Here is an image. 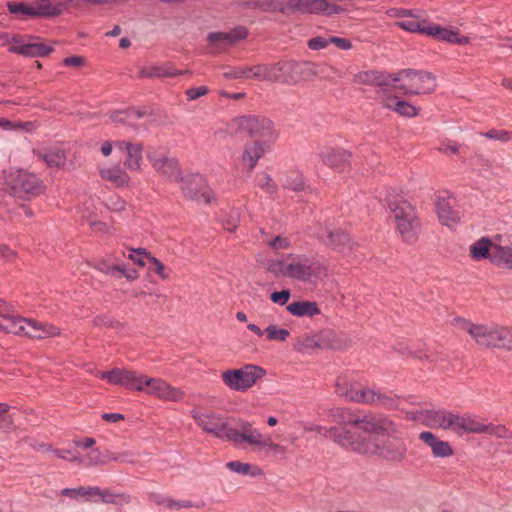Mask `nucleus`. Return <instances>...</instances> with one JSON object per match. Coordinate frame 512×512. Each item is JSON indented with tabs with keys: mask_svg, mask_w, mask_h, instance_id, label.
<instances>
[{
	"mask_svg": "<svg viewBox=\"0 0 512 512\" xmlns=\"http://www.w3.org/2000/svg\"><path fill=\"white\" fill-rule=\"evenodd\" d=\"M395 25L408 32L427 34L429 24L426 20H420L418 15L415 13L408 19L397 21Z\"/></svg>",
	"mask_w": 512,
	"mask_h": 512,
	"instance_id": "79ce46f5",
	"label": "nucleus"
},
{
	"mask_svg": "<svg viewBox=\"0 0 512 512\" xmlns=\"http://www.w3.org/2000/svg\"><path fill=\"white\" fill-rule=\"evenodd\" d=\"M141 386V392H146L150 396L165 401L180 402L185 396V393L181 389L171 386L161 378L143 375Z\"/></svg>",
	"mask_w": 512,
	"mask_h": 512,
	"instance_id": "ddd939ff",
	"label": "nucleus"
},
{
	"mask_svg": "<svg viewBox=\"0 0 512 512\" xmlns=\"http://www.w3.org/2000/svg\"><path fill=\"white\" fill-rule=\"evenodd\" d=\"M260 8L266 12L283 13V0H266L260 4Z\"/></svg>",
	"mask_w": 512,
	"mask_h": 512,
	"instance_id": "0e129e2a",
	"label": "nucleus"
},
{
	"mask_svg": "<svg viewBox=\"0 0 512 512\" xmlns=\"http://www.w3.org/2000/svg\"><path fill=\"white\" fill-rule=\"evenodd\" d=\"M96 491V486H79L76 488H64L61 491V495L67 496L70 498H84L89 501H93L94 492Z\"/></svg>",
	"mask_w": 512,
	"mask_h": 512,
	"instance_id": "de8ad7c7",
	"label": "nucleus"
},
{
	"mask_svg": "<svg viewBox=\"0 0 512 512\" xmlns=\"http://www.w3.org/2000/svg\"><path fill=\"white\" fill-rule=\"evenodd\" d=\"M394 83H399L396 88L412 95L430 93L436 87L435 77L431 73L411 69L391 74V84Z\"/></svg>",
	"mask_w": 512,
	"mask_h": 512,
	"instance_id": "9d476101",
	"label": "nucleus"
},
{
	"mask_svg": "<svg viewBox=\"0 0 512 512\" xmlns=\"http://www.w3.org/2000/svg\"><path fill=\"white\" fill-rule=\"evenodd\" d=\"M34 154L50 168H62L67 161L65 152L59 148L38 150L34 151Z\"/></svg>",
	"mask_w": 512,
	"mask_h": 512,
	"instance_id": "f704fd0d",
	"label": "nucleus"
},
{
	"mask_svg": "<svg viewBox=\"0 0 512 512\" xmlns=\"http://www.w3.org/2000/svg\"><path fill=\"white\" fill-rule=\"evenodd\" d=\"M266 244L273 250H286L291 246L289 238L281 235L267 240Z\"/></svg>",
	"mask_w": 512,
	"mask_h": 512,
	"instance_id": "13d9d810",
	"label": "nucleus"
},
{
	"mask_svg": "<svg viewBox=\"0 0 512 512\" xmlns=\"http://www.w3.org/2000/svg\"><path fill=\"white\" fill-rule=\"evenodd\" d=\"M496 349L512 350V326L497 325Z\"/></svg>",
	"mask_w": 512,
	"mask_h": 512,
	"instance_id": "a18cd8bd",
	"label": "nucleus"
},
{
	"mask_svg": "<svg viewBox=\"0 0 512 512\" xmlns=\"http://www.w3.org/2000/svg\"><path fill=\"white\" fill-rule=\"evenodd\" d=\"M76 464L85 468L104 466L108 461L121 460L124 454H111L110 456L104 455L99 448H92L86 451H76Z\"/></svg>",
	"mask_w": 512,
	"mask_h": 512,
	"instance_id": "5701e85b",
	"label": "nucleus"
},
{
	"mask_svg": "<svg viewBox=\"0 0 512 512\" xmlns=\"http://www.w3.org/2000/svg\"><path fill=\"white\" fill-rule=\"evenodd\" d=\"M338 388L341 395L347 400L359 404H365L368 387L361 386L357 383H351L343 388L338 384Z\"/></svg>",
	"mask_w": 512,
	"mask_h": 512,
	"instance_id": "a19ab883",
	"label": "nucleus"
},
{
	"mask_svg": "<svg viewBox=\"0 0 512 512\" xmlns=\"http://www.w3.org/2000/svg\"><path fill=\"white\" fill-rule=\"evenodd\" d=\"M331 422L339 425H352L359 427L367 434L392 435L398 433V424L384 414L365 413L360 410L337 407L328 412Z\"/></svg>",
	"mask_w": 512,
	"mask_h": 512,
	"instance_id": "7ed1b4c3",
	"label": "nucleus"
},
{
	"mask_svg": "<svg viewBox=\"0 0 512 512\" xmlns=\"http://www.w3.org/2000/svg\"><path fill=\"white\" fill-rule=\"evenodd\" d=\"M316 236L324 245L338 252L348 253L353 249L351 237L340 229L320 227L316 232Z\"/></svg>",
	"mask_w": 512,
	"mask_h": 512,
	"instance_id": "a211bd4d",
	"label": "nucleus"
},
{
	"mask_svg": "<svg viewBox=\"0 0 512 512\" xmlns=\"http://www.w3.org/2000/svg\"><path fill=\"white\" fill-rule=\"evenodd\" d=\"M290 297H291V292L289 289H285L282 291H275V292H272L270 295L271 301L280 306L286 305L288 303Z\"/></svg>",
	"mask_w": 512,
	"mask_h": 512,
	"instance_id": "e2e57ef3",
	"label": "nucleus"
},
{
	"mask_svg": "<svg viewBox=\"0 0 512 512\" xmlns=\"http://www.w3.org/2000/svg\"><path fill=\"white\" fill-rule=\"evenodd\" d=\"M289 335V330L285 328H279L276 325H269L265 328V337L269 341L285 342Z\"/></svg>",
	"mask_w": 512,
	"mask_h": 512,
	"instance_id": "8fccbe9b",
	"label": "nucleus"
},
{
	"mask_svg": "<svg viewBox=\"0 0 512 512\" xmlns=\"http://www.w3.org/2000/svg\"><path fill=\"white\" fill-rule=\"evenodd\" d=\"M0 47H8L9 52L25 57H44L53 51L52 46L40 41L39 38L5 32H0Z\"/></svg>",
	"mask_w": 512,
	"mask_h": 512,
	"instance_id": "1a4fd4ad",
	"label": "nucleus"
},
{
	"mask_svg": "<svg viewBox=\"0 0 512 512\" xmlns=\"http://www.w3.org/2000/svg\"><path fill=\"white\" fill-rule=\"evenodd\" d=\"M447 412L446 409H422L414 412L412 418L431 429L445 430Z\"/></svg>",
	"mask_w": 512,
	"mask_h": 512,
	"instance_id": "c85d7f7f",
	"label": "nucleus"
},
{
	"mask_svg": "<svg viewBox=\"0 0 512 512\" xmlns=\"http://www.w3.org/2000/svg\"><path fill=\"white\" fill-rule=\"evenodd\" d=\"M309 62L283 61L273 65L259 64L244 67L245 79L258 81H277L282 75L297 79L303 72L310 71Z\"/></svg>",
	"mask_w": 512,
	"mask_h": 512,
	"instance_id": "0eeeda50",
	"label": "nucleus"
},
{
	"mask_svg": "<svg viewBox=\"0 0 512 512\" xmlns=\"http://www.w3.org/2000/svg\"><path fill=\"white\" fill-rule=\"evenodd\" d=\"M439 152L446 154V155H454L459 152V145L455 142H442L440 146L438 147Z\"/></svg>",
	"mask_w": 512,
	"mask_h": 512,
	"instance_id": "774afa93",
	"label": "nucleus"
},
{
	"mask_svg": "<svg viewBox=\"0 0 512 512\" xmlns=\"http://www.w3.org/2000/svg\"><path fill=\"white\" fill-rule=\"evenodd\" d=\"M226 467L230 471L237 473V474H241V475L251 474L253 476H256V475L260 474V470L258 468H256V470H257L256 472H251L252 465L249 463H243L240 461L227 462Z\"/></svg>",
	"mask_w": 512,
	"mask_h": 512,
	"instance_id": "603ef678",
	"label": "nucleus"
},
{
	"mask_svg": "<svg viewBox=\"0 0 512 512\" xmlns=\"http://www.w3.org/2000/svg\"><path fill=\"white\" fill-rule=\"evenodd\" d=\"M419 439L431 448L432 455L435 458H447L454 454V450L449 442L440 440L430 431H423L419 434Z\"/></svg>",
	"mask_w": 512,
	"mask_h": 512,
	"instance_id": "c756f323",
	"label": "nucleus"
},
{
	"mask_svg": "<svg viewBox=\"0 0 512 512\" xmlns=\"http://www.w3.org/2000/svg\"><path fill=\"white\" fill-rule=\"evenodd\" d=\"M116 494L113 493L109 489H101L96 486V491L94 492V502H103V503H114Z\"/></svg>",
	"mask_w": 512,
	"mask_h": 512,
	"instance_id": "bf43d9fd",
	"label": "nucleus"
},
{
	"mask_svg": "<svg viewBox=\"0 0 512 512\" xmlns=\"http://www.w3.org/2000/svg\"><path fill=\"white\" fill-rule=\"evenodd\" d=\"M426 35L452 44L465 45L469 43V38L461 36L457 29H449L439 25L429 24Z\"/></svg>",
	"mask_w": 512,
	"mask_h": 512,
	"instance_id": "7c9ffc66",
	"label": "nucleus"
},
{
	"mask_svg": "<svg viewBox=\"0 0 512 512\" xmlns=\"http://www.w3.org/2000/svg\"><path fill=\"white\" fill-rule=\"evenodd\" d=\"M389 209L395 228L402 241L414 244L419 237L420 223L414 207L406 200L399 199L389 203Z\"/></svg>",
	"mask_w": 512,
	"mask_h": 512,
	"instance_id": "423d86ee",
	"label": "nucleus"
},
{
	"mask_svg": "<svg viewBox=\"0 0 512 512\" xmlns=\"http://www.w3.org/2000/svg\"><path fill=\"white\" fill-rule=\"evenodd\" d=\"M272 145H267L265 143L260 142L259 140H254L247 142L243 146L242 154H241V162L244 167H246L249 171H253L258 164V161L268 152L270 151Z\"/></svg>",
	"mask_w": 512,
	"mask_h": 512,
	"instance_id": "bb28decb",
	"label": "nucleus"
},
{
	"mask_svg": "<svg viewBox=\"0 0 512 512\" xmlns=\"http://www.w3.org/2000/svg\"><path fill=\"white\" fill-rule=\"evenodd\" d=\"M498 244H493L488 237H482L470 246V256L475 261L489 258L492 262L493 250Z\"/></svg>",
	"mask_w": 512,
	"mask_h": 512,
	"instance_id": "c9c22d12",
	"label": "nucleus"
},
{
	"mask_svg": "<svg viewBox=\"0 0 512 512\" xmlns=\"http://www.w3.org/2000/svg\"><path fill=\"white\" fill-rule=\"evenodd\" d=\"M266 270L277 278H287L304 284H317L328 275L325 264L305 254L296 253L269 259Z\"/></svg>",
	"mask_w": 512,
	"mask_h": 512,
	"instance_id": "f03ea898",
	"label": "nucleus"
},
{
	"mask_svg": "<svg viewBox=\"0 0 512 512\" xmlns=\"http://www.w3.org/2000/svg\"><path fill=\"white\" fill-rule=\"evenodd\" d=\"M180 188L182 192L190 198L198 199V193L204 186V179L201 175L192 174L186 177H180Z\"/></svg>",
	"mask_w": 512,
	"mask_h": 512,
	"instance_id": "4c0bfd02",
	"label": "nucleus"
},
{
	"mask_svg": "<svg viewBox=\"0 0 512 512\" xmlns=\"http://www.w3.org/2000/svg\"><path fill=\"white\" fill-rule=\"evenodd\" d=\"M384 106L398 113L401 116L414 117L418 115L419 109L412 104L399 100L397 97L384 99Z\"/></svg>",
	"mask_w": 512,
	"mask_h": 512,
	"instance_id": "58836bf2",
	"label": "nucleus"
},
{
	"mask_svg": "<svg viewBox=\"0 0 512 512\" xmlns=\"http://www.w3.org/2000/svg\"><path fill=\"white\" fill-rule=\"evenodd\" d=\"M7 183L13 194L22 198L38 196L44 191L42 181L34 173L24 170L11 172Z\"/></svg>",
	"mask_w": 512,
	"mask_h": 512,
	"instance_id": "f8f14e48",
	"label": "nucleus"
},
{
	"mask_svg": "<svg viewBox=\"0 0 512 512\" xmlns=\"http://www.w3.org/2000/svg\"><path fill=\"white\" fill-rule=\"evenodd\" d=\"M295 3V13L325 14L331 16L343 11L340 6L329 3L326 0H295Z\"/></svg>",
	"mask_w": 512,
	"mask_h": 512,
	"instance_id": "393cba45",
	"label": "nucleus"
},
{
	"mask_svg": "<svg viewBox=\"0 0 512 512\" xmlns=\"http://www.w3.org/2000/svg\"><path fill=\"white\" fill-rule=\"evenodd\" d=\"M478 418L468 413H455L448 410L445 430L462 436L465 434H475Z\"/></svg>",
	"mask_w": 512,
	"mask_h": 512,
	"instance_id": "aec40b11",
	"label": "nucleus"
},
{
	"mask_svg": "<svg viewBox=\"0 0 512 512\" xmlns=\"http://www.w3.org/2000/svg\"><path fill=\"white\" fill-rule=\"evenodd\" d=\"M266 371L254 364H246L238 369H228L221 374L225 386L236 392H246L260 379L265 377Z\"/></svg>",
	"mask_w": 512,
	"mask_h": 512,
	"instance_id": "9b49d317",
	"label": "nucleus"
},
{
	"mask_svg": "<svg viewBox=\"0 0 512 512\" xmlns=\"http://www.w3.org/2000/svg\"><path fill=\"white\" fill-rule=\"evenodd\" d=\"M147 158L154 170L169 181L178 182L181 177V169L178 161L156 150L150 151Z\"/></svg>",
	"mask_w": 512,
	"mask_h": 512,
	"instance_id": "dca6fc26",
	"label": "nucleus"
},
{
	"mask_svg": "<svg viewBox=\"0 0 512 512\" xmlns=\"http://www.w3.org/2000/svg\"><path fill=\"white\" fill-rule=\"evenodd\" d=\"M182 71L176 70L171 66H148L140 70L142 77H175L181 75Z\"/></svg>",
	"mask_w": 512,
	"mask_h": 512,
	"instance_id": "37998d69",
	"label": "nucleus"
},
{
	"mask_svg": "<svg viewBox=\"0 0 512 512\" xmlns=\"http://www.w3.org/2000/svg\"><path fill=\"white\" fill-rule=\"evenodd\" d=\"M114 146L126 152L124 165L128 170L133 172L142 170L143 145L141 143L119 140L114 143Z\"/></svg>",
	"mask_w": 512,
	"mask_h": 512,
	"instance_id": "a878e982",
	"label": "nucleus"
},
{
	"mask_svg": "<svg viewBox=\"0 0 512 512\" xmlns=\"http://www.w3.org/2000/svg\"><path fill=\"white\" fill-rule=\"evenodd\" d=\"M100 177L112 183L118 188L127 187L130 183V176L120 165L116 164L109 167H99Z\"/></svg>",
	"mask_w": 512,
	"mask_h": 512,
	"instance_id": "2f4dec72",
	"label": "nucleus"
},
{
	"mask_svg": "<svg viewBox=\"0 0 512 512\" xmlns=\"http://www.w3.org/2000/svg\"><path fill=\"white\" fill-rule=\"evenodd\" d=\"M398 434H400L399 428L397 434H392L391 438L381 442L370 438L367 448L363 450L364 455L376 457L391 465L404 463L407 460L409 448L406 441Z\"/></svg>",
	"mask_w": 512,
	"mask_h": 512,
	"instance_id": "6e6552de",
	"label": "nucleus"
},
{
	"mask_svg": "<svg viewBox=\"0 0 512 512\" xmlns=\"http://www.w3.org/2000/svg\"><path fill=\"white\" fill-rule=\"evenodd\" d=\"M314 338L316 349H341L344 346L343 339L330 329L314 333Z\"/></svg>",
	"mask_w": 512,
	"mask_h": 512,
	"instance_id": "473e14b6",
	"label": "nucleus"
},
{
	"mask_svg": "<svg viewBox=\"0 0 512 512\" xmlns=\"http://www.w3.org/2000/svg\"><path fill=\"white\" fill-rule=\"evenodd\" d=\"M284 186L293 191H302L305 188L303 175L298 171H291L286 175Z\"/></svg>",
	"mask_w": 512,
	"mask_h": 512,
	"instance_id": "09e8293b",
	"label": "nucleus"
},
{
	"mask_svg": "<svg viewBox=\"0 0 512 512\" xmlns=\"http://www.w3.org/2000/svg\"><path fill=\"white\" fill-rule=\"evenodd\" d=\"M318 157L320 161L337 172H344L351 164L352 154L344 148L325 147Z\"/></svg>",
	"mask_w": 512,
	"mask_h": 512,
	"instance_id": "6ab92c4d",
	"label": "nucleus"
},
{
	"mask_svg": "<svg viewBox=\"0 0 512 512\" xmlns=\"http://www.w3.org/2000/svg\"><path fill=\"white\" fill-rule=\"evenodd\" d=\"M420 360H426L431 363H439L445 361L446 357L442 351L426 349L425 351H421L419 354H416Z\"/></svg>",
	"mask_w": 512,
	"mask_h": 512,
	"instance_id": "5fc2aeb1",
	"label": "nucleus"
},
{
	"mask_svg": "<svg viewBox=\"0 0 512 512\" xmlns=\"http://www.w3.org/2000/svg\"><path fill=\"white\" fill-rule=\"evenodd\" d=\"M4 306L6 311L0 313V331L33 339L55 337L61 333V330L52 324L14 315L12 306L6 302Z\"/></svg>",
	"mask_w": 512,
	"mask_h": 512,
	"instance_id": "20e7f679",
	"label": "nucleus"
},
{
	"mask_svg": "<svg viewBox=\"0 0 512 512\" xmlns=\"http://www.w3.org/2000/svg\"><path fill=\"white\" fill-rule=\"evenodd\" d=\"M400 396L392 391H384L368 387L365 405L394 410L398 408Z\"/></svg>",
	"mask_w": 512,
	"mask_h": 512,
	"instance_id": "cd10ccee",
	"label": "nucleus"
},
{
	"mask_svg": "<svg viewBox=\"0 0 512 512\" xmlns=\"http://www.w3.org/2000/svg\"><path fill=\"white\" fill-rule=\"evenodd\" d=\"M294 349L298 352L306 353L311 350H315V338L314 334H305L301 337H298L295 344Z\"/></svg>",
	"mask_w": 512,
	"mask_h": 512,
	"instance_id": "3c124183",
	"label": "nucleus"
},
{
	"mask_svg": "<svg viewBox=\"0 0 512 512\" xmlns=\"http://www.w3.org/2000/svg\"><path fill=\"white\" fill-rule=\"evenodd\" d=\"M455 206L456 201L450 196L438 198L436 202V212L442 225L452 228L460 222L461 216Z\"/></svg>",
	"mask_w": 512,
	"mask_h": 512,
	"instance_id": "b1692460",
	"label": "nucleus"
},
{
	"mask_svg": "<svg viewBox=\"0 0 512 512\" xmlns=\"http://www.w3.org/2000/svg\"><path fill=\"white\" fill-rule=\"evenodd\" d=\"M145 115L139 110L115 111L110 115V119L115 123H122L129 126L133 125V121Z\"/></svg>",
	"mask_w": 512,
	"mask_h": 512,
	"instance_id": "49530a36",
	"label": "nucleus"
},
{
	"mask_svg": "<svg viewBox=\"0 0 512 512\" xmlns=\"http://www.w3.org/2000/svg\"><path fill=\"white\" fill-rule=\"evenodd\" d=\"M354 82L370 86H385L391 84V74L386 75L378 71H362L354 75Z\"/></svg>",
	"mask_w": 512,
	"mask_h": 512,
	"instance_id": "72a5a7b5",
	"label": "nucleus"
},
{
	"mask_svg": "<svg viewBox=\"0 0 512 512\" xmlns=\"http://www.w3.org/2000/svg\"><path fill=\"white\" fill-rule=\"evenodd\" d=\"M286 310L296 317H313L320 314L319 306L314 301H295L288 304Z\"/></svg>",
	"mask_w": 512,
	"mask_h": 512,
	"instance_id": "e433bc0d",
	"label": "nucleus"
},
{
	"mask_svg": "<svg viewBox=\"0 0 512 512\" xmlns=\"http://www.w3.org/2000/svg\"><path fill=\"white\" fill-rule=\"evenodd\" d=\"M8 10L12 14H20L30 17H49L60 13V9L48 2H40L37 4L25 3H8Z\"/></svg>",
	"mask_w": 512,
	"mask_h": 512,
	"instance_id": "4be33fe9",
	"label": "nucleus"
},
{
	"mask_svg": "<svg viewBox=\"0 0 512 512\" xmlns=\"http://www.w3.org/2000/svg\"><path fill=\"white\" fill-rule=\"evenodd\" d=\"M455 321L460 329L466 331L478 346L482 348H496V324H474L460 318L455 319Z\"/></svg>",
	"mask_w": 512,
	"mask_h": 512,
	"instance_id": "4468645a",
	"label": "nucleus"
},
{
	"mask_svg": "<svg viewBox=\"0 0 512 512\" xmlns=\"http://www.w3.org/2000/svg\"><path fill=\"white\" fill-rule=\"evenodd\" d=\"M482 136L505 143L512 139V132L504 129H491L483 133Z\"/></svg>",
	"mask_w": 512,
	"mask_h": 512,
	"instance_id": "4d7b16f0",
	"label": "nucleus"
},
{
	"mask_svg": "<svg viewBox=\"0 0 512 512\" xmlns=\"http://www.w3.org/2000/svg\"><path fill=\"white\" fill-rule=\"evenodd\" d=\"M10 405L7 403H0V429L10 428L13 424L11 415L8 414Z\"/></svg>",
	"mask_w": 512,
	"mask_h": 512,
	"instance_id": "680f3d73",
	"label": "nucleus"
},
{
	"mask_svg": "<svg viewBox=\"0 0 512 512\" xmlns=\"http://www.w3.org/2000/svg\"><path fill=\"white\" fill-rule=\"evenodd\" d=\"M330 439H332L337 445L359 454L364 455V449L367 448L369 439L365 437L355 438L352 431L346 427H331L327 430Z\"/></svg>",
	"mask_w": 512,
	"mask_h": 512,
	"instance_id": "f3484780",
	"label": "nucleus"
},
{
	"mask_svg": "<svg viewBox=\"0 0 512 512\" xmlns=\"http://www.w3.org/2000/svg\"><path fill=\"white\" fill-rule=\"evenodd\" d=\"M190 415L203 432L216 438L232 442L235 446L248 445L253 451L270 453L284 458L286 447L273 442L270 436H264L252 423L244 419H235L233 424L228 418L211 410L193 409Z\"/></svg>",
	"mask_w": 512,
	"mask_h": 512,
	"instance_id": "f257e3e1",
	"label": "nucleus"
},
{
	"mask_svg": "<svg viewBox=\"0 0 512 512\" xmlns=\"http://www.w3.org/2000/svg\"><path fill=\"white\" fill-rule=\"evenodd\" d=\"M144 374L125 368H113L109 371H98L96 377L106 380L109 384L120 385L130 390L142 391Z\"/></svg>",
	"mask_w": 512,
	"mask_h": 512,
	"instance_id": "2eb2a0df",
	"label": "nucleus"
},
{
	"mask_svg": "<svg viewBox=\"0 0 512 512\" xmlns=\"http://www.w3.org/2000/svg\"><path fill=\"white\" fill-rule=\"evenodd\" d=\"M228 127L235 134H246L249 137L259 138L260 142L267 145L274 144L279 137L274 123L263 116H238L230 121Z\"/></svg>",
	"mask_w": 512,
	"mask_h": 512,
	"instance_id": "39448f33",
	"label": "nucleus"
},
{
	"mask_svg": "<svg viewBox=\"0 0 512 512\" xmlns=\"http://www.w3.org/2000/svg\"><path fill=\"white\" fill-rule=\"evenodd\" d=\"M248 31L244 26H238L229 32H211L207 36L208 42L213 45L212 52L219 53L227 47L235 45L247 37Z\"/></svg>",
	"mask_w": 512,
	"mask_h": 512,
	"instance_id": "412c9836",
	"label": "nucleus"
},
{
	"mask_svg": "<svg viewBox=\"0 0 512 512\" xmlns=\"http://www.w3.org/2000/svg\"><path fill=\"white\" fill-rule=\"evenodd\" d=\"M486 433L499 439H512V430L504 425L485 424L477 420L475 434Z\"/></svg>",
	"mask_w": 512,
	"mask_h": 512,
	"instance_id": "ea45409f",
	"label": "nucleus"
},
{
	"mask_svg": "<svg viewBox=\"0 0 512 512\" xmlns=\"http://www.w3.org/2000/svg\"><path fill=\"white\" fill-rule=\"evenodd\" d=\"M258 186L266 193L272 195L277 191V185L271 176L265 172L258 174Z\"/></svg>",
	"mask_w": 512,
	"mask_h": 512,
	"instance_id": "864d4df0",
	"label": "nucleus"
},
{
	"mask_svg": "<svg viewBox=\"0 0 512 512\" xmlns=\"http://www.w3.org/2000/svg\"><path fill=\"white\" fill-rule=\"evenodd\" d=\"M492 263L512 268V247L496 246L493 250Z\"/></svg>",
	"mask_w": 512,
	"mask_h": 512,
	"instance_id": "c03bdc74",
	"label": "nucleus"
},
{
	"mask_svg": "<svg viewBox=\"0 0 512 512\" xmlns=\"http://www.w3.org/2000/svg\"><path fill=\"white\" fill-rule=\"evenodd\" d=\"M53 453L59 459H63L76 464V451L69 449H54Z\"/></svg>",
	"mask_w": 512,
	"mask_h": 512,
	"instance_id": "338daca9",
	"label": "nucleus"
},
{
	"mask_svg": "<svg viewBox=\"0 0 512 512\" xmlns=\"http://www.w3.org/2000/svg\"><path fill=\"white\" fill-rule=\"evenodd\" d=\"M149 256V253L145 249H131L128 254V258L140 267L146 265L145 258L148 259Z\"/></svg>",
	"mask_w": 512,
	"mask_h": 512,
	"instance_id": "052dcab7",
	"label": "nucleus"
},
{
	"mask_svg": "<svg viewBox=\"0 0 512 512\" xmlns=\"http://www.w3.org/2000/svg\"><path fill=\"white\" fill-rule=\"evenodd\" d=\"M148 260L154 266V271L160 276L161 279L166 280L169 278V273L166 272L164 264L159 259L150 255Z\"/></svg>",
	"mask_w": 512,
	"mask_h": 512,
	"instance_id": "69168bd1",
	"label": "nucleus"
},
{
	"mask_svg": "<svg viewBox=\"0 0 512 512\" xmlns=\"http://www.w3.org/2000/svg\"><path fill=\"white\" fill-rule=\"evenodd\" d=\"M157 503L159 505L165 506V507L170 508V509H181V508L196 507V505L194 503H192L191 501H189V500L176 501L174 499L165 498V497L157 500Z\"/></svg>",
	"mask_w": 512,
	"mask_h": 512,
	"instance_id": "6e6d98bb",
	"label": "nucleus"
}]
</instances>
